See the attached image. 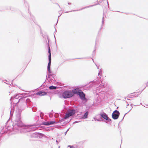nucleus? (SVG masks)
<instances>
[{"instance_id": "22", "label": "nucleus", "mask_w": 148, "mask_h": 148, "mask_svg": "<svg viewBox=\"0 0 148 148\" xmlns=\"http://www.w3.org/2000/svg\"><path fill=\"white\" fill-rule=\"evenodd\" d=\"M51 72H52L51 70V67L49 66L47 67V73H51Z\"/></svg>"}, {"instance_id": "11", "label": "nucleus", "mask_w": 148, "mask_h": 148, "mask_svg": "<svg viewBox=\"0 0 148 148\" xmlns=\"http://www.w3.org/2000/svg\"><path fill=\"white\" fill-rule=\"evenodd\" d=\"M102 2V1L100 0V1H99V2H98V1H97V3L96 4H94V5H89V6H86V7H84L82 8L81 9H79V10H71V11H66V13H68V12H69L77 11L82 10L85 9V8H90V7H93V6L96 5H99V3H101Z\"/></svg>"}, {"instance_id": "48", "label": "nucleus", "mask_w": 148, "mask_h": 148, "mask_svg": "<svg viewBox=\"0 0 148 148\" xmlns=\"http://www.w3.org/2000/svg\"><path fill=\"white\" fill-rule=\"evenodd\" d=\"M68 5H71V3H70V2H68Z\"/></svg>"}, {"instance_id": "36", "label": "nucleus", "mask_w": 148, "mask_h": 148, "mask_svg": "<svg viewBox=\"0 0 148 148\" xmlns=\"http://www.w3.org/2000/svg\"><path fill=\"white\" fill-rule=\"evenodd\" d=\"M55 28L56 31L54 32V38H55V39L56 40V37H55V33H56V28L55 27Z\"/></svg>"}, {"instance_id": "27", "label": "nucleus", "mask_w": 148, "mask_h": 148, "mask_svg": "<svg viewBox=\"0 0 148 148\" xmlns=\"http://www.w3.org/2000/svg\"><path fill=\"white\" fill-rule=\"evenodd\" d=\"M54 75L53 74H51V73L48 74L47 73V77L49 79H51V76H52L53 75Z\"/></svg>"}, {"instance_id": "41", "label": "nucleus", "mask_w": 148, "mask_h": 148, "mask_svg": "<svg viewBox=\"0 0 148 148\" xmlns=\"http://www.w3.org/2000/svg\"><path fill=\"white\" fill-rule=\"evenodd\" d=\"M146 86H145V87H144V88L141 91V92L140 93H141L145 89V88H146Z\"/></svg>"}, {"instance_id": "5", "label": "nucleus", "mask_w": 148, "mask_h": 148, "mask_svg": "<svg viewBox=\"0 0 148 148\" xmlns=\"http://www.w3.org/2000/svg\"><path fill=\"white\" fill-rule=\"evenodd\" d=\"M48 42L46 40H45V42L47 43V47L48 49V60L49 62L48 64L47 67H50L51 63V50L50 47V45L49 44L50 40L48 37L47 38Z\"/></svg>"}, {"instance_id": "25", "label": "nucleus", "mask_w": 148, "mask_h": 148, "mask_svg": "<svg viewBox=\"0 0 148 148\" xmlns=\"http://www.w3.org/2000/svg\"><path fill=\"white\" fill-rule=\"evenodd\" d=\"M70 116H71L70 114L68 112V113H66L65 114V118H66V119H68Z\"/></svg>"}, {"instance_id": "47", "label": "nucleus", "mask_w": 148, "mask_h": 148, "mask_svg": "<svg viewBox=\"0 0 148 148\" xmlns=\"http://www.w3.org/2000/svg\"><path fill=\"white\" fill-rule=\"evenodd\" d=\"M4 83H5V84H8V85H11L10 84H8L7 83H6V82H4Z\"/></svg>"}, {"instance_id": "63", "label": "nucleus", "mask_w": 148, "mask_h": 148, "mask_svg": "<svg viewBox=\"0 0 148 148\" xmlns=\"http://www.w3.org/2000/svg\"><path fill=\"white\" fill-rule=\"evenodd\" d=\"M125 99H126V97H125Z\"/></svg>"}, {"instance_id": "62", "label": "nucleus", "mask_w": 148, "mask_h": 148, "mask_svg": "<svg viewBox=\"0 0 148 148\" xmlns=\"http://www.w3.org/2000/svg\"><path fill=\"white\" fill-rule=\"evenodd\" d=\"M92 61H93V62H94V60L93 59H92Z\"/></svg>"}, {"instance_id": "1", "label": "nucleus", "mask_w": 148, "mask_h": 148, "mask_svg": "<svg viewBox=\"0 0 148 148\" xmlns=\"http://www.w3.org/2000/svg\"><path fill=\"white\" fill-rule=\"evenodd\" d=\"M22 110L21 109L17 107L16 110L15 117L13 121V123H11L12 125H8L5 130H2V134H6L8 130L11 131L12 130H18V129L22 126L23 123L21 120V116Z\"/></svg>"}, {"instance_id": "64", "label": "nucleus", "mask_w": 148, "mask_h": 148, "mask_svg": "<svg viewBox=\"0 0 148 148\" xmlns=\"http://www.w3.org/2000/svg\"><path fill=\"white\" fill-rule=\"evenodd\" d=\"M49 117H50V118L51 117V116H49Z\"/></svg>"}, {"instance_id": "3", "label": "nucleus", "mask_w": 148, "mask_h": 148, "mask_svg": "<svg viewBox=\"0 0 148 148\" xmlns=\"http://www.w3.org/2000/svg\"><path fill=\"white\" fill-rule=\"evenodd\" d=\"M39 124L38 123H34L33 124L30 125H25L23 123V125L21 126L20 128L18 129V130H20L21 132L24 133L30 132H31L32 129L31 127H33L34 128L36 127V126L38 125Z\"/></svg>"}, {"instance_id": "58", "label": "nucleus", "mask_w": 148, "mask_h": 148, "mask_svg": "<svg viewBox=\"0 0 148 148\" xmlns=\"http://www.w3.org/2000/svg\"><path fill=\"white\" fill-rule=\"evenodd\" d=\"M96 66H97V69H99V67H98L96 65Z\"/></svg>"}, {"instance_id": "34", "label": "nucleus", "mask_w": 148, "mask_h": 148, "mask_svg": "<svg viewBox=\"0 0 148 148\" xmlns=\"http://www.w3.org/2000/svg\"><path fill=\"white\" fill-rule=\"evenodd\" d=\"M94 119L95 120V121H101L100 120L101 119H100V118L97 119L96 118H95V117H94Z\"/></svg>"}, {"instance_id": "33", "label": "nucleus", "mask_w": 148, "mask_h": 148, "mask_svg": "<svg viewBox=\"0 0 148 148\" xmlns=\"http://www.w3.org/2000/svg\"><path fill=\"white\" fill-rule=\"evenodd\" d=\"M104 13H103V16L102 18V26L103 25V23H104Z\"/></svg>"}, {"instance_id": "37", "label": "nucleus", "mask_w": 148, "mask_h": 148, "mask_svg": "<svg viewBox=\"0 0 148 148\" xmlns=\"http://www.w3.org/2000/svg\"><path fill=\"white\" fill-rule=\"evenodd\" d=\"M42 114H43V113L42 112H41L40 113V116L41 117V119H42L43 118L41 116V115Z\"/></svg>"}, {"instance_id": "19", "label": "nucleus", "mask_w": 148, "mask_h": 148, "mask_svg": "<svg viewBox=\"0 0 148 148\" xmlns=\"http://www.w3.org/2000/svg\"><path fill=\"white\" fill-rule=\"evenodd\" d=\"M59 122H57L55 121H49V125H52L55 124H56L58 123Z\"/></svg>"}, {"instance_id": "52", "label": "nucleus", "mask_w": 148, "mask_h": 148, "mask_svg": "<svg viewBox=\"0 0 148 148\" xmlns=\"http://www.w3.org/2000/svg\"><path fill=\"white\" fill-rule=\"evenodd\" d=\"M148 86V82L147 84H146V86Z\"/></svg>"}, {"instance_id": "53", "label": "nucleus", "mask_w": 148, "mask_h": 148, "mask_svg": "<svg viewBox=\"0 0 148 148\" xmlns=\"http://www.w3.org/2000/svg\"><path fill=\"white\" fill-rule=\"evenodd\" d=\"M69 129H70V128H68V129L67 130V131H67V132H68V131L69 130Z\"/></svg>"}, {"instance_id": "8", "label": "nucleus", "mask_w": 148, "mask_h": 148, "mask_svg": "<svg viewBox=\"0 0 148 148\" xmlns=\"http://www.w3.org/2000/svg\"><path fill=\"white\" fill-rule=\"evenodd\" d=\"M19 102H18L16 103H14L13 105L12 104V101H11V110L10 112V119L7 121L5 123L6 125H7L8 124V123L10 121V119L11 118V116H12L13 114V113L14 112V110L15 108V107L16 106H17V103H18Z\"/></svg>"}, {"instance_id": "59", "label": "nucleus", "mask_w": 148, "mask_h": 148, "mask_svg": "<svg viewBox=\"0 0 148 148\" xmlns=\"http://www.w3.org/2000/svg\"><path fill=\"white\" fill-rule=\"evenodd\" d=\"M4 81H6V82H7V80H6V79H5V80H4Z\"/></svg>"}, {"instance_id": "21", "label": "nucleus", "mask_w": 148, "mask_h": 148, "mask_svg": "<svg viewBox=\"0 0 148 148\" xmlns=\"http://www.w3.org/2000/svg\"><path fill=\"white\" fill-rule=\"evenodd\" d=\"M97 44V39L96 40L95 43V50L93 51L92 53V56H94L95 54V50H96V45Z\"/></svg>"}, {"instance_id": "61", "label": "nucleus", "mask_w": 148, "mask_h": 148, "mask_svg": "<svg viewBox=\"0 0 148 148\" xmlns=\"http://www.w3.org/2000/svg\"><path fill=\"white\" fill-rule=\"evenodd\" d=\"M61 14H60V16H58V18L59 17V16H61Z\"/></svg>"}, {"instance_id": "12", "label": "nucleus", "mask_w": 148, "mask_h": 148, "mask_svg": "<svg viewBox=\"0 0 148 148\" xmlns=\"http://www.w3.org/2000/svg\"><path fill=\"white\" fill-rule=\"evenodd\" d=\"M89 114V112L86 111L84 114L81 117L80 119H87L88 117V115Z\"/></svg>"}, {"instance_id": "39", "label": "nucleus", "mask_w": 148, "mask_h": 148, "mask_svg": "<svg viewBox=\"0 0 148 148\" xmlns=\"http://www.w3.org/2000/svg\"><path fill=\"white\" fill-rule=\"evenodd\" d=\"M79 122L78 121H75V122H74L73 123H79Z\"/></svg>"}, {"instance_id": "45", "label": "nucleus", "mask_w": 148, "mask_h": 148, "mask_svg": "<svg viewBox=\"0 0 148 148\" xmlns=\"http://www.w3.org/2000/svg\"><path fill=\"white\" fill-rule=\"evenodd\" d=\"M125 102L127 103H130V102H128L127 101H126Z\"/></svg>"}, {"instance_id": "26", "label": "nucleus", "mask_w": 148, "mask_h": 148, "mask_svg": "<svg viewBox=\"0 0 148 148\" xmlns=\"http://www.w3.org/2000/svg\"><path fill=\"white\" fill-rule=\"evenodd\" d=\"M74 110H71L69 111V112L71 116H73L75 114V113L74 112Z\"/></svg>"}, {"instance_id": "29", "label": "nucleus", "mask_w": 148, "mask_h": 148, "mask_svg": "<svg viewBox=\"0 0 148 148\" xmlns=\"http://www.w3.org/2000/svg\"><path fill=\"white\" fill-rule=\"evenodd\" d=\"M66 118H65V117H64V118H63L62 119H61L59 121V122H59V123H61L64 121V120L65 119H66Z\"/></svg>"}, {"instance_id": "18", "label": "nucleus", "mask_w": 148, "mask_h": 148, "mask_svg": "<svg viewBox=\"0 0 148 148\" xmlns=\"http://www.w3.org/2000/svg\"><path fill=\"white\" fill-rule=\"evenodd\" d=\"M45 91H42L43 95L44 96L47 95V93H49V89H45Z\"/></svg>"}, {"instance_id": "28", "label": "nucleus", "mask_w": 148, "mask_h": 148, "mask_svg": "<svg viewBox=\"0 0 148 148\" xmlns=\"http://www.w3.org/2000/svg\"><path fill=\"white\" fill-rule=\"evenodd\" d=\"M102 69H100L99 70V72L98 73V75H100L101 76L102 74Z\"/></svg>"}, {"instance_id": "17", "label": "nucleus", "mask_w": 148, "mask_h": 148, "mask_svg": "<svg viewBox=\"0 0 148 148\" xmlns=\"http://www.w3.org/2000/svg\"><path fill=\"white\" fill-rule=\"evenodd\" d=\"M86 85H85L83 86V87H85L83 89L84 90H88L90 88H91L92 87V85L91 84L90 85L86 87Z\"/></svg>"}, {"instance_id": "24", "label": "nucleus", "mask_w": 148, "mask_h": 148, "mask_svg": "<svg viewBox=\"0 0 148 148\" xmlns=\"http://www.w3.org/2000/svg\"><path fill=\"white\" fill-rule=\"evenodd\" d=\"M28 12L29 13L30 15L31 16V19L32 20V21H34V22H35L34 21H35V18H34V16H32V15L30 12H29V8Z\"/></svg>"}, {"instance_id": "31", "label": "nucleus", "mask_w": 148, "mask_h": 148, "mask_svg": "<svg viewBox=\"0 0 148 148\" xmlns=\"http://www.w3.org/2000/svg\"><path fill=\"white\" fill-rule=\"evenodd\" d=\"M73 110H75L74 112H75V114L76 113H77L78 112L79 110L78 109H77V108H76V109H73Z\"/></svg>"}, {"instance_id": "32", "label": "nucleus", "mask_w": 148, "mask_h": 148, "mask_svg": "<svg viewBox=\"0 0 148 148\" xmlns=\"http://www.w3.org/2000/svg\"><path fill=\"white\" fill-rule=\"evenodd\" d=\"M32 111L33 112H36L37 110L36 108L34 107H33V108H32Z\"/></svg>"}, {"instance_id": "49", "label": "nucleus", "mask_w": 148, "mask_h": 148, "mask_svg": "<svg viewBox=\"0 0 148 148\" xmlns=\"http://www.w3.org/2000/svg\"><path fill=\"white\" fill-rule=\"evenodd\" d=\"M67 131H66V132H65V133H64V134H65V135H66V134H67Z\"/></svg>"}, {"instance_id": "40", "label": "nucleus", "mask_w": 148, "mask_h": 148, "mask_svg": "<svg viewBox=\"0 0 148 148\" xmlns=\"http://www.w3.org/2000/svg\"><path fill=\"white\" fill-rule=\"evenodd\" d=\"M71 146H73V145H68L67 147H70H70H71Z\"/></svg>"}, {"instance_id": "43", "label": "nucleus", "mask_w": 148, "mask_h": 148, "mask_svg": "<svg viewBox=\"0 0 148 148\" xmlns=\"http://www.w3.org/2000/svg\"><path fill=\"white\" fill-rule=\"evenodd\" d=\"M127 100H128V102H130V101L131 100V99H127Z\"/></svg>"}, {"instance_id": "38", "label": "nucleus", "mask_w": 148, "mask_h": 148, "mask_svg": "<svg viewBox=\"0 0 148 148\" xmlns=\"http://www.w3.org/2000/svg\"><path fill=\"white\" fill-rule=\"evenodd\" d=\"M128 96L130 97H131L132 96H134V95H128Z\"/></svg>"}, {"instance_id": "10", "label": "nucleus", "mask_w": 148, "mask_h": 148, "mask_svg": "<svg viewBox=\"0 0 148 148\" xmlns=\"http://www.w3.org/2000/svg\"><path fill=\"white\" fill-rule=\"evenodd\" d=\"M120 112L118 110H115L112 114V118L114 120L117 119L120 115Z\"/></svg>"}, {"instance_id": "30", "label": "nucleus", "mask_w": 148, "mask_h": 148, "mask_svg": "<svg viewBox=\"0 0 148 148\" xmlns=\"http://www.w3.org/2000/svg\"><path fill=\"white\" fill-rule=\"evenodd\" d=\"M52 78H51V79H50L49 80V82H50V81L52 82V81H56L55 79V78L53 76H52Z\"/></svg>"}, {"instance_id": "46", "label": "nucleus", "mask_w": 148, "mask_h": 148, "mask_svg": "<svg viewBox=\"0 0 148 148\" xmlns=\"http://www.w3.org/2000/svg\"><path fill=\"white\" fill-rule=\"evenodd\" d=\"M14 79H13V80H12V81L11 84H12V85H13V81L14 80Z\"/></svg>"}, {"instance_id": "14", "label": "nucleus", "mask_w": 148, "mask_h": 148, "mask_svg": "<svg viewBox=\"0 0 148 148\" xmlns=\"http://www.w3.org/2000/svg\"><path fill=\"white\" fill-rule=\"evenodd\" d=\"M59 88V87L56 86H55L52 85L49 87V90H56L58 89Z\"/></svg>"}, {"instance_id": "50", "label": "nucleus", "mask_w": 148, "mask_h": 148, "mask_svg": "<svg viewBox=\"0 0 148 148\" xmlns=\"http://www.w3.org/2000/svg\"><path fill=\"white\" fill-rule=\"evenodd\" d=\"M138 95H137V96H134V97H137L138 96Z\"/></svg>"}, {"instance_id": "44", "label": "nucleus", "mask_w": 148, "mask_h": 148, "mask_svg": "<svg viewBox=\"0 0 148 148\" xmlns=\"http://www.w3.org/2000/svg\"><path fill=\"white\" fill-rule=\"evenodd\" d=\"M102 84V86H103L104 87H105L106 86H105V84L102 85V84Z\"/></svg>"}, {"instance_id": "6", "label": "nucleus", "mask_w": 148, "mask_h": 148, "mask_svg": "<svg viewBox=\"0 0 148 148\" xmlns=\"http://www.w3.org/2000/svg\"><path fill=\"white\" fill-rule=\"evenodd\" d=\"M44 134L39 132H34L33 131H31L29 133V136L32 138H40L43 137Z\"/></svg>"}, {"instance_id": "7", "label": "nucleus", "mask_w": 148, "mask_h": 148, "mask_svg": "<svg viewBox=\"0 0 148 148\" xmlns=\"http://www.w3.org/2000/svg\"><path fill=\"white\" fill-rule=\"evenodd\" d=\"M28 94L27 93H25L24 94V95L21 96V97L19 99L18 102L22 101L23 103V105H25V106H27V102L30 101V99L29 98L27 99L26 100L25 98L27 97Z\"/></svg>"}, {"instance_id": "54", "label": "nucleus", "mask_w": 148, "mask_h": 148, "mask_svg": "<svg viewBox=\"0 0 148 148\" xmlns=\"http://www.w3.org/2000/svg\"><path fill=\"white\" fill-rule=\"evenodd\" d=\"M56 4L58 5V6L60 7V5H59V4H58V3H56Z\"/></svg>"}, {"instance_id": "60", "label": "nucleus", "mask_w": 148, "mask_h": 148, "mask_svg": "<svg viewBox=\"0 0 148 148\" xmlns=\"http://www.w3.org/2000/svg\"><path fill=\"white\" fill-rule=\"evenodd\" d=\"M102 28V26L101 27V28L100 29V30Z\"/></svg>"}, {"instance_id": "42", "label": "nucleus", "mask_w": 148, "mask_h": 148, "mask_svg": "<svg viewBox=\"0 0 148 148\" xmlns=\"http://www.w3.org/2000/svg\"><path fill=\"white\" fill-rule=\"evenodd\" d=\"M84 58H75V59H84Z\"/></svg>"}, {"instance_id": "57", "label": "nucleus", "mask_w": 148, "mask_h": 148, "mask_svg": "<svg viewBox=\"0 0 148 148\" xmlns=\"http://www.w3.org/2000/svg\"><path fill=\"white\" fill-rule=\"evenodd\" d=\"M56 143H58V140H56Z\"/></svg>"}, {"instance_id": "55", "label": "nucleus", "mask_w": 148, "mask_h": 148, "mask_svg": "<svg viewBox=\"0 0 148 148\" xmlns=\"http://www.w3.org/2000/svg\"><path fill=\"white\" fill-rule=\"evenodd\" d=\"M135 93H136L135 92H133V93H131V94H135Z\"/></svg>"}, {"instance_id": "56", "label": "nucleus", "mask_w": 148, "mask_h": 148, "mask_svg": "<svg viewBox=\"0 0 148 148\" xmlns=\"http://www.w3.org/2000/svg\"><path fill=\"white\" fill-rule=\"evenodd\" d=\"M58 20H57V23H56V25H57V23H58Z\"/></svg>"}, {"instance_id": "15", "label": "nucleus", "mask_w": 148, "mask_h": 148, "mask_svg": "<svg viewBox=\"0 0 148 148\" xmlns=\"http://www.w3.org/2000/svg\"><path fill=\"white\" fill-rule=\"evenodd\" d=\"M80 99L82 100V102L83 103H86L88 101V99L86 97V96Z\"/></svg>"}, {"instance_id": "2", "label": "nucleus", "mask_w": 148, "mask_h": 148, "mask_svg": "<svg viewBox=\"0 0 148 148\" xmlns=\"http://www.w3.org/2000/svg\"><path fill=\"white\" fill-rule=\"evenodd\" d=\"M76 89H73L72 90H64L62 93L60 94L59 97L60 98H63L65 99L70 98L75 93V92Z\"/></svg>"}, {"instance_id": "23", "label": "nucleus", "mask_w": 148, "mask_h": 148, "mask_svg": "<svg viewBox=\"0 0 148 148\" xmlns=\"http://www.w3.org/2000/svg\"><path fill=\"white\" fill-rule=\"evenodd\" d=\"M36 94L38 95H39L40 96H42L43 95V94L42 93V91L40 90L37 92Z\"/></svg>"}, {"instance_id": "9", "label": "nucleus", "mask_w": 148, "mask_h": 148, "mask_svg": "<svg viewBox=\"0 0 148 148\" xmlns=\"http://www.w3.org/2000/svg\"><path fill=\"white\" fill-rule=\"evenodd\" d=\"M75 92V94L79 96V98L81 99L84 96H86V94L83 92L80 89L76 88Z\"/></svg>"}, {"instance_id": "35", "label": "nucleus", "mask_w": 148, "mask_h": 148, "mask_svg": "<svg viewBox=\"0 0 148 148\" xmlns=\"http://www.w3.org/2000/svg\"><path fill=\"white\" fill-rule=\"evenodd\" d=\"M39 116L36 117L35 118V119H36V121L37 122L39 120Z\"/></svg>"}, {"instance_id": "13", "label": "nucleus", "mask_w": 148, "mask_h": 148, "mask_svg": "<svg viewBox=\"0 0 148 148\" xmlns=\"http://www.w3.org/2000/svg\"><path fill=\"white\" fill-rule=\"evenodd\" d=\"M132 104H133L132 103H131L130 106V105L129 104L127 105V108H129L130 109V110L127 112L125 114L123 118L121 120V121L120 122H121L123 120L125 115L126 114H127V113H128L132 109L133 107H132Z\"/></svg>"}, {"instance_id": "20", "label": "nucleus", "mask_w": 148, "mask_h": 148, "mask_svg": "<svg viewBox=\"0 0 148 148\" xmlns=\"http://www.w3.org/2000/svg\"><path fill=\"white\" fill-rule=\"evenodd\" d=\"M49 121L43 122L40 124V125H44L47 126H49Z\"/></svg>"}, {"instance_id": "16", "label": "nucleus", "mask_w": 148, "mask_h": 148, "mask_svg": "<svg viewBox=\"0 0 148 148\" xmlns=\"http://www.w3.org/2000/svg\"><path fill=\"white\" fill-rule=\"evenodd\" d=\"M20 97L18 95H14V97L12 96L10 99V100L11 101V100L12 99H18Z\"/></svg>"}, {"instance_id": "4", "label": "nucleus", "mask_w": 148, "mask_h": 148, "mask_svg": "<svg viewBox=\"0 0 148 148\" xmlns=\"http://www.w3.org/2000/svg\"><path fill=\"white\" fill-rule=\"evenodd\" d=\"M99 115L100 116V118L101 121L108 123L112 121V120L108 116V115L103 112H100Z\"/></svg>"}, {"instance_id": "51", "label": "nucleus", "mask_w": 148, "mask_h": 148, "mask_svg": "<svg viewBox=\"0 0 148 148\" xmlns=\"http://www.w3.org/2000/svg\"><path fill=\"white\" fill-rule=\"evenodd\" d=\"M107 3H108V7H109V4H108V1L107 0Z\"/></svg>"}]
</instances>
